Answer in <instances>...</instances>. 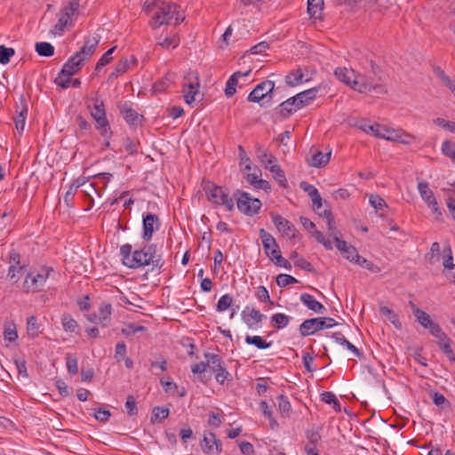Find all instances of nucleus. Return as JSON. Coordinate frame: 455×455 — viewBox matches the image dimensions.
<instances>
[{
	"instance_id": "47",
	"label": "nucleus",
	"mask_w": 455,
	"mask_h": 455,
	"mask_svg": "<svg viewBox=\"0 0 455 455\" xmlns=\"http://www.w3.org/2000/svg\"><path fill=\"white\" fill-rule=\"evenodd\" d=\"M169 416V409L163 407H155L152 411L151 421L162 422Z\"/></svg>"
},
{
	"instance_id": "37",
	"label": "nucleus",
	"mask_w": 455,
	"mask_h": 455,
	"mask_svg": "<svg viewBox=\"0 0 455 455\" xmlns=\"http://www.w3.org/2000/svg\"><path fill=\"white\" fill-rule=\"evenodd\" d=\"M290 322V316L283 314V313H277L274 314L271 316V323L272 325L277 329L284 328L288 325Z\"/></svg>"
},
{
	"instance_id": "7",
	"label": "nucleus",
	"mask_w": 455,
	"mask_h": 455,
	"mask_svg": "<svg viewBox=\"0 0 455 455\" xmlns=\"http://www.w3.org/2000/svg\"><path fill=\"white\" fill-rule=\"evenodd\" d=\"M379 81H380V77L375 78L358 74L353 79L352 89L360 93H367L372 91L380 94L387 93V90L378 83Z\"/></svg>"
},
{
	"instance_id": "27",
	"label": "nucleus",
	"mask_w": 455,
	"mask_h": 455,
	"mask_svg": "<svg viewBox=\"0 0 455 455\" xmlns=\"http://www.w3.org/2000/svg\"><path fill=\"white\" fill-rule=\"evenodd\" d=\"M256 156L265 168L268 169L275 161V157L259 144L256 145Z\"/></svg>"
},
{
	"instance_id": "61",
	"label": "nucleus",
	"mask_w": 455,
	"mask_h": 455,
	"mask_svg": "<svg viewBox=\"0 0 455 455\" xmlns=\"http://www.w3.org/2000/svg\"><path fill=\"white\" fill-rule=\"evenodd\" d=\"M256 298L262 302H268L273 305V301L270 299L268 291L265 286H259L255 294Z\"/></svg>"
},
{
	"instance_id": "39",
	"label": "nucleus",
	"mask_w": 455,
	"mask_h": 455,
	"mask_svg": "<svg viewBox=\"0 0 455 455\" xmlns=\"http://www.w3.org/2000/svg\"><path fill=\"white\" fill-rule=\"evenodd\" d=\"M277 402L281 414L283 417H289L291 412V406L288 400V397L283 395H280L277 396Z\"/></svg>"
},
{
	"instance_id": "64",
	"label": "nucleus",
	"mask_w": 455,
	"mask_h": 455,
	"mask_svg": "<svg viewBox=\"0 0 455 455\" xmlns=\"http://www.w3.org/2000/svg\"><path fill=\"white\" fill-rule=\"evenodd\" d=\"M434 124L451 132H455V122L447 121L443 118L438 117L434 120Z\"/></svg>"
},
{
	"instance_id": "55",
	"label": "nucleus",
	"mask_w": 455,
	"mask_h": 455,
	"mask_svg": "<svg viewBox=\"0 0 455 455\" xmlns=\"http://www.w3.org/2000/svg\"><path fill=\"white\" fill-rule=\"evenodd\" d=\"M340 233L338 230H334L331 233V236L333 238L336 248L343 254L349 244L346 241L339 238Z\"/></svg>"
},
{
	"instance_id": "11",
	"label": "nucleus",
	"mask_w": 455,
	"mask_h": 455,
	"mask_svg": "<svg viewBox=\"0 0 455 455\" xmlns=\"http://www.w3.org/2000/svg\"><path fill=\"white\" fill-rule=\"evenodd\" d=\"M52 268H43L41 272L34 275L32 272L28 273L24 281V288L27 292L38 291L45 284L47 278L52 272Z\"/></svg>"
},
{
	"instance_id": "6",
	"label": "nucleus",
	"mask_w": 455,
	"mask_h": 455,
	"mask_svg": "<svg viewBox=\"0 0 455 455\" xmlns=\"http://www.w3.org/2000/svg\"><path fill=\"white\" fill-rule=\"evenodd\" d=\"M94 101L93 110L91 111V116L95 120V127L97 130L100 131V134L103 137L108 138L110 132V126L108 120L106 116V111L104 108V102L102 100H100L98 97V93H96L95 97L92 98Z\"/></svg>"
},
{
	"instance_id": "18",
	"label": "nucleus",
	"mask_w": 455,
	"mask_h": 455,
	"mask_svg": "<svg viewBox=\"0 0 455 455\" xmlns=\"http://www.w3.org/2000/svg\"><path fill=\"white\" fill-rule=\"evenodd\" d=\"M84 65V60L78 57V54L71 56L68 61L63 65L60 75L64 76H71L77 71H79Z\"/></svg>"
},
{
	"instance_id": "16",
	"label": "nucleus",
	"mask_w": 455,
	"mask_h": 455,
	"mask_svg": "<svg viewBox=\"0 0 455 455\" xmlns=\"http://www.w3.org/2000/svg\"><path fill=\"white\" fill-rule=\"evenodd\" d=\"M28 116V105L23 95L20 98V102L16 104V116L14 117L15 127L20 134L25 128V123Z\"/></svg>"
},
{
	"instance_id": "35",
	"label": "nucleus",
	"mask_w": 455,
	"mask_h": 455,
	"mask_svg": "<svg viewBox=\"0 0 455 455\" xmlns=\"http://www.w3.org/2000/svg\"><path fill=\"white\" fill-rule=\"evenodd\" d=\"M245 342L249 345H254L259 349H266L270 347L271 342H267L262 337L260 336H250L246 335L245 337Z\"/></svg>"
},
{
	"instance_id": "52",
	"label": "nucleus",
	"mask_w": 455,
	"mask_h": 455,
	"mask_svg": "<svg viewBox=\"0 0 455 455\" xmlns=\"http://www.w3.org/2000/svg\"><path fill=\"white\" fill-rule=\"evenodd\" d=\"M418 315L415 316L418 323L424 328L428 329L435 322L425 311H417Z\"/></svg>"
},
{
	"instance_id": "1",
	"label": "nucleus",
	"mask_w": 455,
	"mask_h": 455,
	"mask_svg": "<svg viewBox=\"0 0 455 455\" xmlns=\"http://www.w3.org/2000/svg\"><path fill=\"white\" fill-rule=\"evenodd\" d=\"M122 262L129 268H139L152 266V270L160 269L164 266L162 256L157 253V246L155 243L145 244L142 248L132 251L130 243H125L120 248Z\"/></svg>"
},
{
	"instance_id": "42",
	"label": "nucleus",
	"mask_w": 455,
	"mask_h": 455,
	"mask_svg": "<svg viewBox=\"0 0 455 455\" xmlns=\"http://www.w3.org/2000/svg\"><path fill=\"white\" fill-rule=\"evenodd\" d=\"M433 71L449 90L455 86V83L451 80V78L449 76L445 74V72L440 67H434Z\"/></svg>"
},
{
	"instance_id": "30",
	"label": "nucleus",
	"mask_w": 455,
	"mask_h": 455,
	"mask_svg": "<svg viewBox=\"0 0 455 455\" xmlns=\"http://www.w3.org/2000/svg\"><path fill=\"white\" fill-rule=\"evenodd\" d=\"M331 150H329L326 153H323L321 151H316L311 157V160L309 162L311 166L321 168L323 166H325L331 158Z\"/></svg>"
},
{
	"instance_id": "24",
	"label": "nucleus",
	"mask_w": 455,
	"mask_h": 455,
	"mask_svg": "<svg viewBox=\"0 0 455 455\" xmlns=\"http://www.w3.org/2000/svg\"><path fill=\"white\" fill-rule=\"evenodd\" d=\"M300 301L307 306V307L315 313L323 314L326 310L324 306L317 301L312 295L308 293H302L300 295Z\"/></svg>"
},
{
	"instance_id": "33",
	"label": "nucleus",
	"mask_w": 455,
	"mask_h": 455,
	"mask_svg": "<svg viewBox=\"0 0 455 455\" xmlns=\"http://www.w3.org/2000/svg\"><path fill=\"white\" fill-rule=\"evenodd\" d=\"M331 338L334 339L337 343L346 347L348 350L352 351L357 357H360L361 354L359 349L351 342H349L341 332L332 333Z\"/></svg>"
},
{
	"instance_id": "53",
	"label": "nucleus",
	"mask_w": 455,
	"mask_h": 455,
	"mask_svg": "<svg viewBox=\"0 0 455 455\" xmlns=\"http://www.w3.org/2000/svg\"><path fill=\"white\" fill-rule=\"evenodd\" d=\"M369 203L376 210H383L387 207L385 200L379 195L371 194L369 197Z\"/></svg>"
},
{
	"instance_id": "34",
	"label": "nucleus",
	"mask_w": 455,
	"mask_h": 455,
	"mask_svg": "<svg viewBox=\"0 0 455 455\" xmlns=\"http://www.w3.org/2000/svg\"><path fill=\"white\" fill-rule=\"evenodd\" d=\"M216 435L212 432L205 433L201 442V447L204 453L210 454L213 452V443H215Z\"/></svg>"
},
{
	"instance_id": "58",
	"label": "nucleus",
	"mask_w": 455,
	"mask_h": 455,
	"mask_svg": "<svg viewBox=\"0 0 455 455\" xmlns=\"http://www.w3.org/2000/svg\"><path fill=\"white\" fill-rule=\"evenodd\" d=\"M306 437L309 443L308 445H316L317 443L321 440V435L319 434L318 428H312L309 430H307L306 432Z\"/></svg>"
},
{
	"instance_id": "8",
	"label": "nucleus",
	"mask_w": 455,
	"mask_h": 455,
	"mask_svg": "<svg viewBox=\"0 0 455 455\" xmlns=\"http://www.w3.org/2000/svg\"><path fill=\"white\" fill-rule=\"evenodd\" d=\"M338 323L331 317H315L305 320L299 325V332L302 337H307L315 332L331 328L337 325Z\"/></svg>"
},
{
	"instance_id": "60",
	"label": "nucleus",
	"mask_w": 455,
	"mask_h": 455,
	"mask_svg": "<svg viewBox=\"0 0 455 455\" xmlns=\"http://www.w3.org/2000/svg\"><path fill=\"white\" fill-rule=\"evenodd\" d=\"M146 330L147 328L143 325L130 323L126 328L122 330V333L126 336H131L140 331H145Z\"/></svg>"
},
{
	"instance_id": "25",
	"label": "nucleus",
	"mask_w": 455,
	"mask_h": 455,
	"mask_svg": "<svg viewBox=\"0 0 455 455\" xmlns=\"http://www.w3.org/2000/svg\"><path fill=\"white\" fill-rule=\"evenodd\" d=\"M251 73V70H247L243 73L240 71L235 72L227 81L225 94L228 98L232 97L236 92V86L238 83V77L247 76Z\"/></svg>"
},
{
	"instance_id": "43",
	"label": "nucleus",
	"mask_w": 455,
	"mask_h": 455,
	"mask_svg": "<svg viewBox=\"0 0 455 455\" xmlns=\"http://www.w3.org/2000/svg\"><path fill=\"white\" fill-rule=\"evenodd\" d=\"M4 337L5 340L13 342L17 339L18 334L16 331V325L12 323H6L4 324Z\"/></svg>"
},
{
	"instance_id": "4",
	"label": "nucleus",
	"mask_w": 455,
	"mask_h": 455,
	"mask_svg": "<svg viewBox=\"0 0 455 455\" xmlns=\"http://www.w3.org/2000/svg\"><path fill=\"white\" fill-rule=\"evenodd\" d=\"M204 190L206 194L207 199L217 205H223L228 211H233L234 202L229 197L227 189L223 187L217 186L212 182L208 181L204 187Z\"/></svg>"
},
{
	"instance_id": "13",
	"label": "nucleus",
	"mask_w": 455,
	"mask_h": 455,
	"mask_svg": "<svg viewBox=\"0 0 455 455\" xmlns=\"http://www.w3.org/2000/svg\"><path fill=\"white\" fill-rule=\"evenodd\" d=\"M199 86L200 84L196 73H188L184 76L182 92L187 104L191 105L196 100Z\"/></svg>"
},
{
	"instance_id": "20",
	"label": "nucleus",
	"mask_w": 455,
	"mask_h": 455,
	"mask_svg": "<svg viewBox=\"0 0 455 455\" xmlns=\"http://www.w3.org/2000/svg\"><path fill=\"white\" fill-rule=\"evenodd\" d=\"M300 188H302L312 200L314 210L319 213L322 212L320 210L323 206V200L318 192V190L311 184L307 181H302L299 185Z\"/></svg>"
},
{
	"instance_id": "29",
	"label": "nucleus",
	"mask_w": 455,
	"mask_h": 455,
	"mask_svg": "<svg viewBox=\"0 0 455 455\" xmlns=\"http://www.w3.org/2000/svg\"><path fill=\"white\" fill-rule=\"evenodd\" d=\"M418 189H419V192L422 199L427 204L428 206H431V204H437V202L434 196V193L428 188L427 182H426V181L419 182Z\"/></svg>"
},
{
	"instance_id": "44",
	"label": "nucleus",
	"mask_w": 455,
	"mask_h": 455,
	"mask_svg": "<svg viewBox=\"0 0 455 455\" xmlns=\"http://www.w3.org/2000/svg\"><path fill=\"white\" fill-rule=\"evenodd\" d=\"M111 305L108 303L101 304L99 308V321L103 326H107L105 321L108 320L111 315Z\"/></svg>"
},
{
	"instance_id": "12",
	"label": "nucleus",
	"mask_w": 455,
	"mask_h": 455,
	"mask_svg": "<svg viewBox=\"0 0 455 455\" xmlns=\"http://www.w3.org/2000/svg\"><path fill=\"white\" fill-rule=\"evenodd\" d=\"M359 128L363 130L366 133H372L376 137L384 139L387 140H399L397 136V132L394 129H390L387 126H382L379 124H371L368 122H362L359 125Z\"/></svg>"
},
{
	"instance_id": "41",
	"label": "nucleus",
	"mask_w": 455,
	"mask_h": 455,
	"mask_svg": "<svg viewBox=\"0 0 455 455\" xmlns=\"http://www.w3.org/2000/svg\"><path fill=\"white\" fill-rule=\"evenodd\" d=\"M61 323L66 331L74 332L78 328L76 321L69 314L62 315Z\"/></svg>"
},
{
	"instance_id": "22",
	"label": "nucleus",
	"mask_w": 455,
	"mask_h": 455,
	"mask_svg": "<svg viewBox=\"0 0 455 455\" xmlns=\"http://www.w3.org/2000/svg\"><path fill=\"white\" fill-rule=\"evenodd\" d=\"M318 91L319 87H314L296 94L295 99L297 100V106H299V108L300 109L303 107L307 106L312 100H314L316 98Z\"/></svg>"
},
{
	"instance_id": "63",
	"label": "nucleus",
	"mask_w": 455,
	"mask_h": 455,
	"mask_svg": "<svg viewBox=\"0 0 455 455\" xmlns=\"http://www.w3.org/2000/svg\"><path fill=\"white\" fill-rule=\"evenodd\" d=\"M125 408L129 416H134L138 413L137 403L132 395H128Z\"/></svg>"
},
{
	"instance_id": "10",
	"label": "nucleus",
	"mask_w": 455,
	"mask_h": 455,
	"mask_svg": "<svg viewBox=\"0 0 455 455\" xmlns=\"http://www.w3.org/2000/svg\"><path fill=\"white\" fill-rule=\"evenodd\" d=\"M204 357L209 362V369L215 373L216 380L223 384L226 380H231L230 373L227 371L222 358L212 353H205Z\"/></svg>"
},
{
	"instance_id": "2",
	"label": "nucleus",
	"mask_w": 455,
	"mask_h": 455,
	"mask_svg": "<svg viewBox=\"0 0 455 455\" xmlns=\"http://www.w3.org/2000/svg\"><path fill=\"white\" fill-rule=\"evenodd\" d=\"M180 8L175 4L165 3L163 0H154L146 6V12L156 11L149 24L152 28H158L164 24H168L173 18L175 9Z\"/></svg>"
},
{
	"instance_id": "62",
	"label": "nucleus",
	"mask_w": 455,
	"mask_h": 455,
	"mask_svg": "<svg viewBox=\"0 0 455 455\" xmlns=\"http://www.w3.org/2000/svg\"><path fill=\"white\" fill-rule=\"evenodd\" d=\"M361 267L371 271L372 273H379L380 271L379 267L373 264L371 261L363 258L359 255V260L355 261Z\"/></svg>"
},
{
	"instance_id": "5",
	"label": "nucleus",
	"mask_w": 455,
	"mask_h": 455,
	"mask_svg": "<svg viewBox=\"0 0 455 455\" xmlns=\"http://www.w3.org/2000/svg\"><path fill=\"white\" fill-rule=\"evenodd\" d=\"M275 92V83L266 80L256 85V87L248 95L250 102H257L262 108H267L271 105V100Z\"/></svg>"
},
{
	"instance_id": "50",
	"label": "nucleus",
	"mask_w": 455,
	"mask_h": 455,
	"mask_svg": "<svg viewBox=\"0 0 455 455\" xmlns=\"http://www.w3.org/2000/svg\"><path fill=\"white\" fill-rule=\"evenodd\" d=\"M116 48V46L110 48L108 51H107L101 56V58L99 60V61L96 64L95 71H100L101 68L105 67L106 65H108L110 62V60H112L111 55L115 52Z\"/></svg>"
},
{
	"instance_id": "32",
	"label": "nucleus",
	"mask_w": 455,
	"mask_h": 455,
	"mask_svg": "<svg viewBox=\"0 0 455 455\" xmlns=\"http://www.w3.org/2000/svg\"><path fill=\"white\" fill-rule=\"evenodd\" d=\"M242 315L249 328H253L255 323H260L264 318H266L265 315L261 314L259 310L255 308H252L250 311L248 317L245 316V310L243 311Z\"/></svg>"
},
{
	"instance_id": "40",
	"label": "nucleus",
	"mask_w": 455,
	"mask_h": 455,
	"mask_svg": "<svg viewBox=\"0 0 455 455\" xmlns=\"http://www.w3.org/2000/svg\"><path fill=\"white\" fill-rule=\"evenodd\" d=\"M269 171L273 173L274 179L282 186L286 187L287 180L284 172L276 164L269 166Z\"/></svg>"
},
{
	"instance_id": "36",
	"label": "nucleus",
	"mask_w": 455,
	"mask_h": 455,
	"mask_svg": "<svg viewBox=\"0 0 455 455\" xmlns=\"http://www.w3.org/2000/svg\"><path fill=\"white\" fill-rule=\"evenodd\" d=\"M35 48L40 56L50 57L54 54V47L47 42L36 43Z\"/></svg>"
},
{
	"instance_id": "54",
	"label": "nucleus",
	"mask_w": 455,
	"mask_h": 455,
	"mask_svg": "<svg viewBox=\"0 0 455 455\" xmlns=\"http://www.w3.org/2000/svg\"><path fill=\"white\" fill-rule=\"evenodd\" d=\"M38 330H39V325L37 323L36 317L34 315L29 316L27 321L28 333L33 337H36L38 334Z\"/></svg>"
},
{
	"instance_id": "38",
	"label": "nucleus",
	"mask_w": 455,
	"mask_h": 455,
	"mask_svg": "<svg viewBox=\"0 0 455 455\" xmlns=\"http://www.w3.org/2000/svg\"><path fill=\"white\" fill-rule=\"evenodd\" d=\"M209 368V362H201L191 366V371L194 374H199L198 379L200 381L205 383L208 379H205L204 372Z\"/></svg>"
},
{
	"instance_id": "48",
	"label": "nucleus",
	"mask_w": 455,
	"mask_h": 455,
	"mask_svg": "<svg viewBox=\"0 0 455 455\" xmlns=\"http://www.w3.org/2000/svg\"><path fill=\"white\" fill-rule=\"evenodd\" d=\"M233 303V297L229 294L221 296L217 303L216 309L219 312H223L229 308Z\"/></svg>"
},
{
	"instance_id": "57",
	"label": "nucleus",
	"mask_w": 455,
	"mask_h": 455,
	"mask_svg": "<svg viewBox=\"0 0 455 455\" xmlns=\"http://www.w3.org/2000/svg\"><path fill=\"white\" fill-rule=\"evenodd\" d=\"M320 216H323L327 220V228H328V231H329V235L331 236V233L334 230H337L335 226H334V220H333V217H332V214H331V212L330 209H324L322 212H319L318 213Z\"/></svg>"
},
{
	"instance_id": "14",
	"label": "nucleus",
	"mask_w": 455,
	"mask_h": 455,
	"mask_svg": "<svg viewBox=\"0 0 455 455\" xmlns=\"http://www.w3.org/2000/svg\"><path fill=\"white\" fill-rule=\"evenodd\" d=\"M160 227L161 222L157 215L150 212L144 214L142 220V239L146 242L150 241L154 232L158 230Z\"/></svg>"
},
{
	"instance_id": "15",
	"label": "nucleus",
	"mask_w": 455,
	"mask_h": 455,
	"mask_svg": "<svg viewBox=\"0 0 455 455\" xmlns=\"http://www.w3.org/2000/svg\"><path fill=\"white\" fill-rule=\"evenodd\" d=\"M78 7V1L71 0L68 5L61 9L58 22L55 25V29L58 32H62L64 30V28L68 26V20L76 13Z\"/></svg>"
},
{
	"instance_id": "17",
	"label": "nucleus",
	"mask_w": 455,
	"mask_h": 455,
	"mask_svg": "<svg viewBox=\"0 0 455 455\" xmlns=\"http://www.w3.org/2000/svg\"><path fill=\"white\" fill-rule=\"evenodd\" d=\"M272 220L276 228L289 238H294L297 232L293 224L278 214H272Z\"/></svg>"
},
{
	"instance_id": "28",
	"label": "nucleus",
	"mask_w": 455,
	"mask_h": 455,
	"mask_svg": "<svg viewBox=\"0 0 455 455\" xmlns=\"http://www.w3.org/2000/svg\"><path fill=\"white\" fill-rule=\"evenodd\" d=\"M304 73L301 68H297L290 71L285 76V83L291 87L297 86L303 82H307L309 79L304 77Z\"/></svg>"
},
{
	"instance_id": "31",
	"label": "nucleus",
	"mask_w": 455,
	"mask_h": 455,
	"mask_svg": "<svg viewBox=\"0 0 455 455\" xmlns=\"http://www.w3.org/2000/svg\"><path fill=\"white\" fill-rule=\"evenodd\" d=\"M323 5V0H307V12L310 17L315 19H321Z\"/></svg>"
},
{
	"instance_id": "51",
	"label": "nucleus",
	"mask_w": 455,
	"mask_h": 455,
	"mask_svg": "<svg viewBox=\"0 0 455 455\" xmlns=\"http://www.w3.org/2000/svg\"><path fill=\"white\" fill-rule=\"evenodd\" d=\"M298 280L287 274H280L276 276V283L279 287H286L289 284L297 283Z\"/></svg>"
},
{
	"instance_id": "46",
	"label": "nucleus",
	"mask_w": 455,
	"mask_h": 455,
	"mask_svg": "<svg viewBox=\"0 0 455 455\" xmlns=\"http://www.w3.org/2000/svg\"><path fill=\"white\" fill-rule=\"evenodd\" d=\"M15 54V50L12 47L0 45V64L6 65L11 58Z\"/></svg>"
},
{
	"instance_id": "3",
	"label": "nucleus",
	"mask_w": 455,
	"mask_h": 455,
	"mask_svg": "<svg viewBox=\"0 0 455 455\" xmlns=\"http://www.w3.org/2000/svg\"><path fill=\"white\" fill-rule=\"evenodd\" d=\"M259 236L267 256L274 261L276 266L288 270L291 269V264L282 256L279 246L273 235L264 228H261L259 230Z\"/></svg>"
},
{
	"instance_id": "26",
	"label": "nucleus",
	"mask_w": 455,
	"mask_h": 455,
	"mask_svg": "<svg viewBox=\"0 0 455 455\" xmlns=\"http://www.w3.org/2000/svg\"><path fill=\"white\" fill-rule=\"evenodd\" d=\"M334 76L339 81L348 85L350 88H352L353 85V79L356 76L355 72L353 69H348L347 68H337L334 70Z\"/></svg>"
},
{
	"instance_id": "9",
	"label": "nucleus",
	"mask_w": 455,
	"mask_h": 455,
	"mask_svg": "<svg viewBox=\"0 0 455 455\" xmlns=\"http://www.w3.org/2000/svg\"><path fill=\"white\" fill-rule=\"evenodd\" d=\"M234 196H238L236 202L237 209L243 214L252 216L260 210L262 205L260 200L251 197L249 193L237 189Z\"/></svg>"
},
{
	"instance_id": "59",
	"label": "nucleus",
	"mask_w": 455,
	"mask_h": 455,
	"mask_svg": "<svg viewBox=\"0 0 455 455\" xmlns=\"http://www.w3.org/2000/svg\"><path fill=\"white\" fill-rule=\"evenodd\" d=\"M81 187V183H78V184H72L68 190L66 192L64 197H63V200L64 202L66 203V204L68 206H71L72 204V201L74 199V196H75V194L77 190V188Z\"/></svg>"
},
{
	"instance_id": "19",
	"label": "nucleus",
	"mask_w": 455,
	"mask_h": 455,
	"mask_svg": "<svg viewBox=\"0 0 455 455\" xmlns=\"http://www.w3.org/2000/svg\"><path fill=\"white\" fill-rule=\"evenodd\" d=\"M100 37L99 36L88 37L85 40L84 46L79 52H76V54H78V57L84 60V61L89 60L96 51L100 43Z\"/></svg>"
},
{
	"instance_id": "23",
	"label": "nucleus",
	"mask_w": 455,
	"mask_h": 455,
	"mask_svg": "<svg viewBox=\"0 0 455 455\" xmlns=\"http://www.w3.org/2000/svg\"><path fill=\"white\" fill-rule=\"evenodd\" d=\"M121 114L123 115L125 122L132 126H138L141 124L143 116L139 115V113L133 108L124 105L121 108Z\"/></svg>"
},
{
	"instance_id": "21",
	"label": "nucleus",
	"mask_w": 455,
	"mask_h": 455,
	"mask_svg": "<svg viewBox=\"0 0 455 455\" xmlns=\"http://www.w3.org/2000/svg\"><path fill=\"white\" fill-rule=\"evenodd\" d=\"M298 109L299 108V106H297V100L295 99V96H293L279 104L275 108V111L282 117L286 118Z\"/></svg>"
},
{
	"instance_id": "56",
	"label": "nucleus",
	"mask_w": 455,
	"mask_h": 455,
	"mask_svg": "<svg viewBox=\"0 0 455 455\" xmlns=\"http://www.w3.org/2000/svg\"><path fill=\"white\" fill-rule=\"evenodd\" d=\"M261 171L258 166H253L252 172H246V181L251 184L253 188L261 178Z\"/></svg>"
},
{
	"instance_id": "49",
	"label": "nucleus",
	"mask_w": 455,
	"mask_h": 455,
	"mask_svg": "<svg viewBox=\"0 0 455 455\" xmlns=\"http://www.w3.org/2000/svg\"><path fill=\"white\" fill-rule=\"evenodd\" d=\"M443 267L448 269L455 267V265L453 264L452 251L449 244L443 248Z\"/></svg>"
},
{
	"instance_id": "45",
	"label": "nucleus",
	"mask_w": 455,
	"mask_h": 455,
	"mask_svg": "<svg viewBox=\"0 0 455 455\" xmlns=\"http://www.w3.org/2000/svg\"><path fill=\"white\" fill-rule=\"evenodd\" d=\"M66 366L69 374L76 375L78 372V360L72 354L66 355Z\"/></svg>"
}]
</instances>
